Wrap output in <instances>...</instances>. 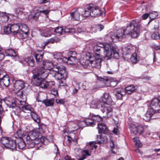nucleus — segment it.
<instances>
[{
    "instance_id": "nucleus-8",
    "label": "nucleus",
    "mask_w": 160,
    "mask_h": 160,
    "mask_svg": "<svg viewBox=\"0 0 160 160\" xmlns=\"http://www.w3.org/2000/svg\"><path fill=\"white\" fill-rule=\"evenodd\" d=\"M91 108L95 109H100L102 112L105 113V117L109 118L112 115V109L109 106H102L98 101H92L90 105Z\"/></svg>"
},
{
    "instance_id": "nucleus-41",
    "label": "nucleus",
    "mask_w": 160,
    "mask_h": 160,
    "mask_svg": "<svg viewBox=\"0 0 160 160\" xmlns=\"http://www.w3.org/2000/svg\"><path fill=\"white\" fill-rule=\"evenodd\" d=\"M91 16V12H90V10H88L87 8V10H84L83 9V11L82 12L81 16L82 17H87L89 16Z\"/></svg>"
},
{
    "instance_id": "nucleus-15",
    "label": "nucleus",
    "mask_w": 160,
    "mask_h": 160,
    "mask_svg": "<svg viewBox=\"0 0 160 160\" xmlns=\"http://www.w3.org/2000/svg\"><path fill=\"white\" fill-rule=\"evenodd\" d=\"M10 84V78L8 75L4 74L0 70V86L8 87Z\"/></svg>"
},
{
    "instance_id": "nucleus-62",
    "label": "nucleus",
    "mask_w": 160,
    "mask_h": 160,
    "mask_svg": "<svg viewBox=\"0 0 160 160\" xmlns=\"http://www.w3.org/2000/svg\"><path fill=\"white\" fill-rule=\"evenodd\" d=\"M128 50H127V54H129L130 53H132L133 51V50L132 49V48H128Z\"/></svg>"
},
{
    "instance_id": "nucleus-26",
    "label": "nucleus",
    "mask_w": 160,
    "mask_h": 160,
    "mask_svg": "<svg viewBox=\"0 0 160 160\" xmlns=\"http://www.w3.org/2000/svg\"><path fill=\"white\" fill-rule=\"evenodd\" d=\"M43 53V51H41L39 52H38L34 54V57L37 63H39L42 61Z\"/></svg>"
},
{
    "instance_id": "nucleus-17",
    "label": "nucleus",
    "mask_w": 160,
    "mask_h": 160,
    "mask_svg": "<svg viewBox=\"0 0 160 160\" xmlns=\"http://www.w3.org/2000/svg\"><path fill=\"white\" fill-rule=\"evenodd\" d=\"M150 109H152L155 112L160 110V96L158 98H154L151 101Z\"/></svg>"
},
{
    "instance_id": "nucleus-64",
    "label": "nucleus",
    "mask_w": 160,
    "mask_h": 160,
    "mask_svg": "<svg viewBox=\"0 0 160 160\" xmlns=\"http://www.w3.org/2000/svg\"><path fill=\"white\" fill-rule=\"evenodd\" d=\"M77 32L79 33H81L83 32V30L80 27H78L77 28Z\"/></svg>"
},
{
    "instance_id": "nucleus-49",
    "label": "nucleus",
    "mask_w": 160,
    "mask_h": 160,
    "mask_svg": "<svg viewBox=\"0 0 160 160\" xmlns=\"http://www.w3.org/2000/svg\"><path fill=\"white\" fill-rule=\"evenodd\" d=\"M158 15L156 12H151L149 13V18L151 20H153Z\"/></svg>"
},
{
    "instance_id": "nucleus-25",
    "label": "nucleus",
    "mask_w": 160,
    "mask_h": 160,
    "mask_svg": "<svg viewBox=\"0 0 160 160\" xmlns=\"http://www.w3.org/2000/svg\"><path fill=\"white\" fill-rule=\"evenodd\" d=\"M155 113V112L152 109L149 108L145 114L144 119L146 121H149Z\"/></svg>"
},
{
    "instance_id": "nucleus-47",
    "label": "nucleus",
    "mask_w": 160,
    "mask_h": 160,
    "mask_svg": "<svg viewBox=\"0 0 160 160\" xmlns=\"http://www.w3.org/2000/svg\"><path fill=\"white\" fill-rule=\"evenodd\" d=\"M137 56L136 53H133L130 58V61L132 63H136L137 62Z\"/></svg>"
},
{
    "instance_id": "nucleus-54",
    "label": "nucleus",
    "mask_w": 160,
    "mask_h": 160,
    "mask_svg": "<svg viewBox=\"0 0 160 160\" xmlns=\"http://www.w3.org/2000/svg\"><path fill=\"white\" fill-rule=\"evenodd\" d=\"M128 47H124L122 48V55H127V50H128Z\"/></svg>"
},
{
    "instance_id": "nucleus-4",
    "label": "nucleus",
    "mask_w": 160,
    "mask_h": 160,
    "mask_svg": "<svg viewBox=\"0 0 160 160\" xmlns=\"http://www.w3.org/2000/svg\"><path fill=\"white\" fill-rule=\"evenodd\" d=\"M86 58L89 65L97 68H100L102 57L99 53H97L96 56H94L92 54L88 52L86 54Z\"/></svg>"
},
{
    "instance_id": "nucleus-3",
    "label": "nucleus",
    "mask_w": 160,
    "mask_h": 160,
    "mask_svg": "<svg viewBox=\"0 0 160 160\" xmlns=\"http://www.w3.org/2000/svg\"><path fill=\"white\" fill-rule=\"evenodd\" d=\"M38 73H33L32 81L35 85L39 86L42 89L48 88V81L44 79L48 76V72L46 71H42Z\"/></svg>"
},
{
    "instance_id": "nucleus-48",
    "label": "nucleus",
    "mask_w": 160,
    "mask_h": 160,
    "mask_svg": "<svg viewBox=\"0 0 160 160\" xmlns=\"http://www.w3.org/2000/svg\"><path fill=\"white\" fill-rule=\"evenodd\" d=\"M113 93L118 99H120V89L118 88L115 89L113 91Z\"/></svg>"
},
{
    "instance_id": "nucleus-52",
    "label": "nucleus",
    "mask_w": 160,
    "mask_h": 160,
    "mask_svg": "<svg viewBox=\"0 0 160 160\" xmlns=\"http://www.w3.org/2000/svg\"><path fill=\"white\" fill-rule=\"evenodd\" d=\"M64 32L67 33H73L75 32V30L73 28H66L64 29Z\"/></svg>"
},
{
    "instance_id": "nucleus-7",
    "label": "nucleus",
    "mask_w": 160,
    "mask_h": 160,
    "mask_svg": "<svg viewBox=\"0 0 160 160\" xmlns=\"http://www.w3.org/2000/svg\"><path fill=\"white\" fill-rule=\"evenodd\" d=\"M39 136V133L37 130H33L29 132L25 137L27 144L29 148H33L35 145L37 144V138Z\"/></svg>"
},
{
    "instance_id": "nucleus-51",
    "label": "nucleus",
    "mask_w": 160,
    "mask_h": 160,
    "mask_svg": "<svg viewBox=\"0 0 160 160\" xmlns=\"http://www.w3.org/2000/svg\"><path fill=\"white\" fill-rule=\"evenodd\" d=\"M55 32L61 35L63 32V29L62 27H57L54 30Z\"/></svg>"
},
{
    "instance_id": "nucleus-38",
    "label": "nucleus",
    "mask_w": 160,
    "mask_h": 160,
    "mask_svg": "<svg viewBox=\"0 0 160 160\" xmlns=\"http://www.w3.org/2000/svg\"><path fill=\"white\" fill-rule=\"evenodd\" d=\"M135 90V87L133 85H130L125 88V91L129 94L134 92Z\"/></svg>"
},
{
    "instance_id": "nucleus-24",
    "label": "nucleus",
    "mask_w": 160,
    "mask_h": 160,
    "mask_svg": "<svg viewBox=\"0 0 160 160\" xmlns=\"http://www.w3.org/2000/svg\"><path fill=\"white\" fill-rule=\"evenodd\" d=\"M15 137L17 139L23 138L26 140L25 137L27 136L26 132H24L21 129H19L14 134Z\"/></svg>"
},
{
    "instance_id": "nucleus-55",
    "label": "nucleus",
    "mask_w": 160,
    "mask_h": 160,
    "mask_svg": "<svg viewBox=\"0 0 160 160\" xmlns=\"http://www.w3.org/2000/svg\"><path fill=\"white\" fill-rule=\"evenodd\" d=\"M22 11V9L19 8H16L14 11L15 13L16 14H21Z\"/></svg>"
},
{
    "instance_id": "nucleus-44",
    "label": "nucleus",
    "mask_w": 160,
    "mask_h": 160,
    "mask_svg": "<svg viewBox=\"0 0 160 160\" xmlns=\"http://www.w3.org/2000/svg\"><path fill=\"white\" fill-rule=\"evenodd\" d=\"M135 145L137 147H140L142 146V144L138 139V137H136L133 139Z\"/></svg>"
},
{
    "instance_id": "nucleus-5",
    "label": "nucleus",
    "mask_w": 160,
    "mask_h": 160,
    "mask_svg": "<svg viewBox=\"0 0 160 160\" xmlns=\"http://www.w3.org/2000/svg\"><path fill=\"white\" fill-rule=\"evenodd\" d=\"M26 96L22 92L18 94L17 100H16L17 103L18 104L22 105L21 108L24 112L31 114V112L34 111V109L30 105H26Z\"/></svg>"
},
{
    "instance_id": "nucleus-13",
    "label": "nucleus",
    "mask_w": 160,
    "mask_h": 160,
    "mask_svg": "<svg viewBox=\"0 0 160 160\" xmlns=\"http://www.w3.org/2000/svg\"><path fill=\"white\" fill-rule=\"evenodd\" d=\"M87 9L91 12V17H98L102 15L101 8L97 6L91 4L87 7Z\"/></svg>"
},
{
    "instance_id": "nucleus-60",
    "label": "nucleus",
    "mask_w": 160,
    "mask_h": 160,
    "mask_svg": "<svg viewBox=\"0 0 160 160\" xmlns=\"http://www.w3.org/2000/svg\"><path fill=\"white\" fill-rule=\"evenodd\" d=\"M148 17H149V13H145L142 16V18L143 19H146Z\"/></svg>"
},
{
    "instance_id": "nucleus-30",
    "label": "nucleus",
    "mask_w": 160,
    "mask_h": 160,
    "mask_svg": "<svg viewBox=\"0 0 160 160\" xmlns=\"http://www.w3.org/2000/svg\"><path fill=\"white\" fill-rule=\"evenodd\" d=\"M11 16V14H9L6 12H1L0 13L1 20L2 22H7Z\"/></svg>"
},
{
    "instance_id": "nucleus-35",
    "label": "nucleus",
    "mask_w": 160,
    "mask_h": 160,
    "mask_svg": "<svg viewBox=\"0 0 160 160\" xmlns=\"http://www.w3.org/2000/svg\"><path fill=\"white\" fill-rule=\"evenodd\" d=\"M5 53L7 56L15 57L17 56L16 52L12 49H8L5 50Z\"/></svg>"
},
{
    "instance_id": "nucleus-34",
    "label": "nucleus",
    "mask_w": 160,
    "mask_h": 160,
    "mask_svg": "<svg viewBox=\"0 0 160 160\" xmlns=\"http://www.w3.org/2000/svg\"><path fill=\"white\" fill-rule=\"evenodd\" d=\"M28 33V32L19 30L17 34L20 38L23 39L27 38Z\"/></svg>"
},
{
    "instance_id": "nucleus-50",
    "label": "nucleus",
    "mask_w": 160,
    "mask_h": 160,
    "mask_svg": "<svg viewBox=\"0 0 160 160\" xmlns=\"http://www.w3.org/2000/svg\"><path fill=\"white\" fill-rule=\"evenodd\" d=\"M45 30V33L43 35V36L45 37H49L50 36L51 34V31H52V29L51 30L49 28H46Z\"/></svg>"
},
{
    "instance_id": "nucleus-33",
    "label": "nucleus",
    "mask_w": 160,
    "mask_h": 160,
    "mask_svg": "<svg viewBox=\"0 0 160 160\" xmlns=\"http://www.w3.org/2000/svg\"><path fill=\"white\" fill-rule=\"evenodd\" d=\"M84 122L85 123L87 126L93 127L95 124L94 120H92V118L90 119L89 118H86V119L84 120Z\"/></svg>"
},
{
    "instance_id": "nucleus-43",
    "label": "nucleus",
    "mask_w": 160,
    "mask_h": 160,
    "mask_svg": "<svg viewBox=\"0 0 160 160\" xmlns=\"http://www.w3.org/2000/svg\"><path fill=\"white\" fill-rule=\"evenodd\" d=\"M18 24L19 25V26L20 27L19 30H21L27 32H28V28L25 24L24 23H20Z\"/></svg>"
},
{
    "instance_id": "nucleus-2",
    "label": "nucleus",
    "mask_w": 160,
    "mask_h": 160,
    "mask_svg": "<svg viewBox=\"0 0 160 160\" xmlns=\"http://www.w3.org/2000/svg\"><path fill=\"white\" fill-rule=\"evenodd\" d=\"M103 45V48L97 45L94 47L93 50L95 52V56H96V54L97 53H99L100 55L101 49L103 48L104 49L105 57L107 58V60L112 58L116 59L119 58V55L118 52V49L116 46H114L111 47L109 44H106Z\"/></svg>"
},
{
    "instance_id": "nucleus-46",
    "label": "nucleus",
    "mask_w": 160,
    "mask_h": 160,
    "mask_svg": "<svg viewBox=\"0 0 160 160\" xmlns=\"http://www.w3.org/2000/svg\"><path fill=\"white\" fill-rule=\"evenodd\" d=\"M151 38L153 39H158L160 38L158 31L155 32L152 31V33L151 36Z\"/></svg>"
},
{
    "instance_id": "nucleus-57",
    "label": "nucleus",
    "mask_w": 160,
    "mask_h": 160,
    "mask_svg": "<svg viewBox=\"0 0 160 160\" xmlns=\"http://www.w3.org/2000/svg\"><path fill=\"white\" fill-rule=\"evenodd\" d=\"M117 81L114 80L113 81H111L110 85H108V86L114 87L116 86L117 85Z\"/></svg>"
},
{
    "instance_id": "nucleus-1",
    "label": "nucleus",
    "mask_w": 160,
    "mask_h": 160,
    "mask_svg": "<svg viewBox=\"0 0 160 160\" xmlns=\"http://www.w3.org/2000/svg\"><path fill=\"white\" fill-rule=\"evenodd\" d=\"M142 30L140 24L135 20H132L126 28H121V41H124L129 34H130L133 38L137 37L140 31Z\"/></svg>"
},
{
    "instance_id": "nucleus-42",
    "label": "nucleus",
    "mask_w": 160,
    "mask_h": 160,
    "mask_svg": "<svg viewBox=\"0 0 160 160\" xmlns=\"http://www.w3.org/2000/svg\"><path fill=\"white\" fill-rule=\"evenodd\" d=\"M92 118L95 123L96 122H100L102 120V118L98 115L92 114Z\"/></svg>"
},
{
    "instance_id": "nucleus-53",
    "label": "nucleus",
    "mask_w": 160,
    "mask_h": 160,
    "mask_svg": "<svg viewBox=\"0 0 160 160\" xmlns=\"http://www.w3.org/2000/svg\"><path fill=\"white\" fill-rule=\"evenodd\" d=\"M49 11L47 9H45L44 11L39 13V16H43V15H47L49 13Z\"/></svg>"
},
{
    "instance_id": "nucleus-59",
    "label": "nucleus",
    "mask_w": 160,
    "mask_h": 160,
    "mask_svg": "<svg viewBox=\"0 0 160 160\" xmlns=\"http://www.w3.org/2000/svg\"><path fill=\"white\" fill-rule=\"evenodd\" d=\"M56 102L57 103L63 104L64 103V101L62 99H57Z\"/></svg>"
},
{
    "instance_id": "nucleus-22",
    "label": "nucleus",
    "mask_w": 160,
    "mask_h": 160,
    "mask_svg": "<svg viewBox=\"0 0 160 160\" xmlns=\"http://www.w3.org/2000/svg\"><path fill=\"white\" fill-rule=\"evenodd\" d=\"M8 101H6V104L9 108H11L13 109V112L15 114H18V112H20V109L19 107L16 106V104L13 102H12L11 103L10 102L8 103Z\"/></svg>"
},
{
    "instance_id": "nucleus-56",
    "label": "nucleus",
    "mask_w": 160,
    "mask_h": 160,
    "mask_svg": "<svg viewBox=\"0 0 160 160\" xmlns=\"http://www.w3.org/2000/svg\"><path fill=\"white\" fill-rule=\"evenodd\" d=\"M51 93L54 96H56L58 95V91L56 89L52 88L51 90Z\"/></svg>"
},
{
    "instance_id": "nucleus-45",
    "label": "nucleus",
    "mask_w": 160,
    "mask_h": 160,
    "mask_svg": "<svg viewBox=\"0 0 160 160\" xmlns=\"http://www.w3.org/2000/svg\"><path fill=\"white\" fill-rule=\"evenodd\" d=\"M159 27L158 22L157 21L154 22L152 25V31H154L155 32L158 31Z\"/></svg>"
},
{
    "instance_id": "nucleus-27",
    "label": "nucleus",
    "mask_w": 160,
    "mask_h": 160,
    "mask_svg": "<svg viewBox=\"0 0 160 160\" xmlns=\"http://www.w3.org/2000/svg\"><path fill=\"white\" fill-rule=\"evenodd\" d=\"M54 58L56 59L59 63H64V58L65 57L62 56V53L60 52H57L53 55Z\"/></svg>"
},
{
    "instance_id": "nucleus-6",
    "label": "nucleus",
    "mask_w": 160,
    "mask_h": 160,
    "mask_svg": "<svg viewBox=\"0 0 160 160\" xmlns=\"http://www.w3.org/2000/svg\"><path fill=\"white\" fill-rule=\"evenodd\" d=\"M50 74L56 79H65L67 78V72L64 66H56L51 71Z\"/></svg>"
},
{
    "instance_id": "nucleus-21",
    "label": "nucleus",
    "mask_w": 160,
    "mask_h": 160,
    "mask_svg": "<svg viewBox=\"0 0 160 160\" xmlns=\"http://www.w3.org/2000/svg\"><path fill=\"white\" fill-rule=\"evenodd\" d=\"M101 101L104 103L107 104H111L112 102V99L109 94L107 93H105L101 98Z\"/></svg>"
},
{
    "instance_id": "nucleus-61",
    "label": "nucleus",
    "mask_w": 160,
    "mask_h": 160,
    "mask_svg": "<svg viewBox=\"0 0 160 160\" xmlns=\"http://www.w3.org/2000/svg\"><path fill=\"white\" fill-rule=\"evenodd\" d=\"M97 27L99 31H101L104 28V26L101 24L98 25Z\"/></svg>"
},
{
    "instance_id": "nucleus-28",
    "label": "nucleus",
    "mask_w": 160,
    "mask_h": 160,
    "mask_svg": "<svg viewBox=\"0 0 160 160\" xmlns=\"http://www.w3.org/2000/svg\"><path fill=\"white\" fill-rule=\"evenodd\" d=\"M76 58L74 56H71L68 58L65 57L64 58V63H67L68 64H72L75 62Z\"/></svg>"
},
{
    "instance_id": "nucleus-14",
    "label": "nucleus",
    "mask_w": 160,
    "mask_h": 160,
    "mask_svg": "<svg viewBox=\"0 0 160 160\" xmlns=\"http://www.w3.org/2000/svg\"><path fill=\"white\" fill-rule=\"evenodd\" d=\"M129 125L131 133L134 135H140L144 132L143 127L142 125H136L132 123H130Z\"/></svg>"
},
{
    "instance_id": "nucleus-18",
    "label": "nucleus",
    "mask_w": 160,
    "mask_h": 160,
    "mask_svg": "<svg viewBox=\"0 0 160 160\" xmlns=\"http://www.w3.org/2000/svg\"><path fill=\"white\" fill-rule=\"evenodd\" d=\"M83 8H78L74 11L70 13L71 19L72 20L78 21L80 20V16H81Z\"/></svg>"
},
{
    "instance_id": "nucleus-12",
    "label": "nucleus",
    "mask_w": 160,
    "mask_h": 160,
    "mask_svg": "<svg viewBox=\"0 0 160 160\" xmlns=\"http://www.w3.org/2000/svg\"><path fill=\"white\" fill-rule=\"evenodd\" d=\"M19 28L18 24H9L4 27V31L6 34H11L15 35L18 33L19 30Z\"/></svg>"
},
{
    "instance_id": "nucleus-20",
    "label": "nucleus",
    "mask_w": 160,
    "mask_h": 160,
    "mask_svg": "<svg viewBox=\"0 0 160 160\" xmlns=\"http://www.w3.org/2000/svg\"><path fill=\"white\" fill-rule=\"evenodd\" d=\"M25 140L23 138L17 139L15 140L16 143H17L16 147L17 148L15 150H17L18 148L19 149H23L26 146L28 148L27 144V141L25 142L24 140Z\"/></svg>"
},
{
    "instance_id": "nucleus-16",
    "label": "nucleus",
    "mask_w": 160,
    "mask_h": 160,
    "mask_svg": "<svg viewBox=\"0 0 160 160\" xmlns=\"http://www.w3.org/2000/svg\"><path fill=\"white\" fill-rule=\"evenodd\" d=\"M45 8V7L42 6L39 7L35 11L31 12L30 14L28 16V19L31 21L37 20L39 16V13L46 9Z\"/></svg>"
},
{
    "instance_id": "nucleus-19",
    "label": "nucleus",
    "mask_w": 160,
    "mask_h": 160,
    "mask_svg": "<svg viewBox=\"0 0 160 160\" xmlns=\"http://www.w3.org/2000/svg\"><path fill=\"white\" fill-rule=\"evenodd\" d=\"M24 86L23 81L21 80H16L14 82V91L16 93L21 90Z\"/></svg>"
},
{
    "instance_id": "nucleus-36",
    "label": "nucleus",
    "mask_w": 160,
    "mask_h": 160,
    "mask_svg": "<svg viewBox=\"0 0 160 160\" xmlns=\"http://www.w3.org/2000/svg\"><path fill=\"white\" fill-rule=\"evenodd\" d=\"M30 115L34 121L38 123L40 122V119L38 115L34 112H31Z\"/></svg>"
},
{
    "instance_id": "nucleus-10",
    "label": "nucleus",
    "mask_w": 160,
    "mask_h": 160,
    "mask_svg": "<svg viewBox=\"0 0 160 160\" xmlns=\"http://www.w3.org/2000/svg\"><path fill=\"white\" fill-rule=\"evenodd\" d=\"M0 141L1 143L7 148L13 150L17 148L15 141L10 138L3 137Z\"/></svg>"
},
{
    "instance_id": "nucleus-31",
    "label": "nucleus",
    "mask_w": 160,
    "mask_h": 160,
    "mask_svg": "<svg viewBox=\"0 0 160 160\" xmlns=\"http://www.w3.org/2000/svg\"><path fill=\"white\" fill-rule=\"evenodd\" d=\"M24 60L27 62L28 65L33 67L34 64V61L32 56L27 57L24 58Z\"/></svg>"
},
{
    "instance_id": "nucleus-23",
    "label": "nucleus",
    "mask_w": 160,
    "mask_h": 160,
    "mask_svg": "<svg viewBox=\"0 0 160 160\" xmlns=\"http://www.w3.org/2000/svg\"><path fill=\"white\" fill-rule=\"evenodd\" d=\"M98 128L99 133H102L108 131L107 127L104 123H99L98 124Z\"/></svg>"
},
{
    "instance_id": "nucleus-63",
    "label": "nucleus",
    "mask_w": 160,
    "mask_h": 160,
    "mask_svg": "<svg viewBox=\"0 0 160 160\" xmlns=\"http://www.w3.org/2000/svg\"><path fill=\"white\" fill-rule=\"evenodd\" d=\"M119 130L118 129L116 128H114L113 130V132L115 134H117Z\"/></svg>"
},
{
    "instance_id": "nucleus-39",
    "label": "nucleus",
    "mask_w": 160,
    "mask_h": 160,
    "mask_svg": "<svg viewBox=\"0 0 160 160\" xmlns=\"http://www.w3.org/2000/svg\"><path fill=\"white\" fill-rule=\"evenodd\" d=\"M46 129V126L45 125L41 123L38 125V129L40 133H43L45 132V131Z\"/></svg>"
},
{
    "instance_id": "nucleus-58",
    "label": "nucleus",
    "mask_w": 160,
    "mask_h": 160,
    "mask_svg": "<svg viewBox=\"0 0 160 160\" xmlns=\"http://www.w3.org/2000/svg\"><path fill=\"white\" fill-rule=\"evenodd\" d=\"M55 84L53 81L48 82V88H49L52 87Z\"/></svg>"
},
{
    "instance_id": "nucleus-29",
    "label": "nucleus",
    "mask_w": 160,
    "mask_h": 160,
    "mask_svg": "<svg viewBox=\"0 0 160 160\" xmlns=\"http://www.w3.org/2000/svg\"><path fill=\"white\" fill-rule=\"evenodd\" d=\"M97 141L99 144L105 142L107 141V138L104 134L97 136Z\"/></svg>"
},
{
    "instance_id": "nucleus-32",
    "label": "nucleus",
    "mask_w": 160,
    "mask_h": 160,
    "mask_svg": "<svg viewBox=\"0 0 160 160\" xmlns=\"http://www.w3.org/2000/svg\"><path fill=\"white\" fill-rule=\"evenodd\" d=\"M60 40V39L59 38L56 37L51 38L48 40L47 41L45 42L44 43V45L43 46V48H44L45 46L49 43H53L55 42H57Z\"/></svg>"
},
{
    "instance_id": "nucleus-11",
    "label": "nucleus",
    "mask_w": 160,
    "mask_h": 160,
    "mask_svg": "<svg viewBox=\"0 0 160 160\" xmlns=\"http://www.w3.org/2000/svg\"><path fill=\"white\" fill-rule=\"evenodd\" d=\"M97 147V146L95 145V142H89V146H88V148L87 149H85L82 151L81 149L76 148L75 149V151H76L78 150L79 152L82 153L83 155V159H80L79 160H83V159L85 158V156L86 155L88 156L91 155V151L92 150H95Z\"/></svg>"
},
{
    "instance_id": "nucleus-37",
    "label": "nucleus",
    "mask_w": 160,
    "mask_h": 160,
    "mask_svg": "<svg viewBox=\"0 0 160 160\" xmlns=\"http://www.w3.org/2000/svg\"><path fill=\"white\" fill-rule=\"evenodd\" d=\"M38 140L42 143H43L45 145L48 144L51 141H52V139L49 140L47 138L42 136L38 139Z\"/></svg>"
},
{
    "instance_id": "nucleus-40",
    "label": "nucleus",
    "mask_w": 160,
    "mask_h": 160,
    "mask_svg": "<svg viewBox=\"0 0 160 160\" xmlns=\"http://www.w3.org/2000/svg\"><path fill=\"white\" fill-rule=\"evenodd\" d=\"M54 102V99L53 98L45 100L42 101L45 105L47 107L52 106Z\"/></svg>"
},
{
    "instance_id": "nucleus-9",
    "label": "nucleus",
    "mask_w": 160,
    "mask_h": 160,
    "mask_svg": "<svg viewBox=\"0 0 160 160\" xmlns=\"http://www.w3.org/2000/svg\"><path fill=\"white\" fill-rule=\"evenodd\" d=\"M43 67L36 68L34 70L33 73H38L42 71H46L48 72V75L51 70H53V68L56 67L54 66L52 62L49 60H45L42 62Z\"/></svg>"
}]
</instances>
